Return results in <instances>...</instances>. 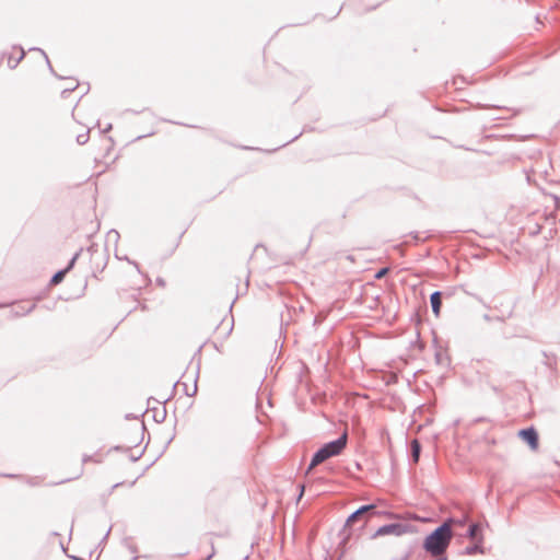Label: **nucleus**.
Listing matches in <instances>:
<instances>
[{
  "instance_id": "nucleus-19",
  "label": "nucleus",
  "mask_w": 560,
  "mask_h": 560,
  "mask_svg": "<svg viewBox=\"0 0 560 560\" xmlns=\"http://www.w3.org/2000/svg\"><path fill=\"white\" fill-rule=\"evenodd\" d=\"M152 401H153V402H158V404H160V401H159V400H156V399H154V398H149V399H148V406H151V402H152Z\"/></svg>"
},
{
  "instance_id": "nucleus-21",
  "label": "nucleus",
  "mask_w": 560,
  "mask_h": 560,
  "mask_svg": "<svg viewBox=\"0 0 560 560\" xmlns=\"http://www.w3.org/2000/svg\"><path fill=\"white\" fill-rule=\"evenodd\" d=\"M109 533H110V528L106 532L104 539H106L108 537Z\"/></svg>"
},
{
  "instance_id": "nucleus-9",
  "label": "nucleus",
  "mask_w": 560,
  "mask_h": 560,
  "mask_svg": "<svg viewBox=\"0 0 560 560\" xmlns=\"http://www.w3.org/2000/svg\"><path fill=\"white\" fill-rule=\"evenodd\" d=\"M420 454H421V444H420L419 440L418 439L411 440L410 455H411V460L413 464H417L419 462Z\"/></svg>"
},
{
  "instance_id": "nucleus-17",
  "label": "nucleus",
  "mask_w": 560,
  "mask_h": 560,
  "mask_svg": "<svg viewBox=\"0 0 560 560\" xmlns=\"http://www.w3.org/2000/svg\"><path fill=\"white\" fill-rule=\"evenodd\" d=\"M388 268H383L381 269L376 275H375V278L376 279H382L387 272H388Z\"/></svg>"
},
{
  "instance_id": "nucleus-4",
  "label": "nucleus",
  "mask_w": 560,
  "mask_h": 560,
  "mask_svg": "<svg viewBox=\"0 0 560 560\" xmlns=\"http://www.w3.org/2000/svg\"><path fill=\"white\" fill-rule=\"evenodd\" d=\"M363 509H358L355 510L354 512H352L347 521H346V524L341 530V535L343 536V540L348 539L351 535V532H350V527L352 524H354L355 522H358L361 517H363Z\"/></svg>"
},
{
  "instance_id": "nucleus-10",
  "label": "nucleus",
  "mask_w": 560,
  "mask_h": 560,
  "mask_svg": "<svg viewBox=\"0 0 560 560\" xmlns=\"http://www.w3.org/2000/svg\"><path fill=\"white\" fill-rule=\"evenodd\" d=\"M466 537L470 540H478L479 537H483L481 534V526L479 523H472L469 525L468 530L466 533Z\"/></svg>"
},
{
  "instance_id": "nucleus-8",
  "label": "nucleus",
  "mask_w": 560,
  "mask_h": 560,
  "mask_svg": "<svg viewBox=\"0 0 560 560\" xmlns=\"http://www.w3.org/2000/svg\"><path fill=\"white\" fill-rule=\"evenodd\" d=\"M431 307L436 317L440 316L442 306V296L440 292H434L430 296Z\"/></svg>"
},
{
  "instance_id": "nucleus-1",
  "label": "nucleus",
  "mask_w": 560,
  "mask_h": 560,
  "mask_svg": "<svg viewBox=\"0 0 560 560\" xmlns=\"http://www.w3.org/2000/svg\"><path fill=\"white\" fill-rule=\"evenodd\" d=\"M348 443V433L345 431L338 439L325 443L313 455L306 472L329 459L330 457L338 456L346 448Z\"/></svg>"
},
{
  "instance_id": "nucleus-20",
  "label": "nucleus",
  "mask_w": 560,
  "mask_h": 560,
  "mask_svg": "<svg viewBox=\"0 0 560 560\" xmlns=\"http://www.w3.org/2000/svg\"><path fill=\"white\" fill-rule=\"evenodd\" d=\"M4 477H8V478H14L15 475H11V474H7V475H3Z\"/></svg>"
},
{
  "instance_id": "nucleus-12",
  "label": "nucleus",
  "mask_w": 560,
  "mask_h": 560,
  "mask_svg": "<svg viewBox=\"0 0 560 560\" xmlns=\"http://www.w3.org/2000/svg\"><path fill=\"white\" fill-rule=\"evenodd\" d=\"M455 526V517H447L440 526H438L439 529L444 528V533L448 536L453 537V530L452 527Z\"/></svg>"
},
{
  "instance_id": "nucleus-15",
  "label": "nucleus",
  "mask_w": 560,
  "mask_h": 560,
  "mask_svg": "<svg viewBox=\"0 0 560 560\" xmlns=\"http://www.w3.org/2000/svg\"><path fill=\"white\" fill-rule=\"evenodd\" d=\"M468 522V515L464 514L462 517H455V526L463 527Z\"/></svg>"
},
{
  "instance_id": "nucleus-18",
  "label": "nucleus",
  "mask_w": 560,
  "mask_h": 560,
  "mask_svg": "<svg viewBox=\"0 0 560 560\" xmlns=\"http://www.w3.org/2000/svg\"><path fill=\"white\" fill-rule=\"evenodd\" d=\"M299 487H300V492H299V495H298V501L301 500V498L304 494V490H305L304 485H300Z\"/></svg>"
},
{
  "instance_id": "nucleus-11",
  "label": "nucleus",
  "mask_w": 560,
  "mask_h": 560,
  "mask_svg": "<svg viewBox=\"0 0 560 560\" xmlns=\"http://www.w3.org/2000/svg\"><path fill=\"white\" fill-rule=\"evenodd\" d=\"M77 257H78V255H75V256L72 258V260L70 261L69 267H68L67 269L61 270V271H58V272H57V273L51 278V284L56 285V284L60 283V282L63 280V278H65L66 273L68 272V270H69L70 268H72V266L74 265V261H75Z\"/></svg>"
},
{
  "instance_id": "nucleus-14",
  "label": "nucleus",
  "mask_w": 560,
  "mask_h": 560,
  "mask_svg": "<svg viewBox=\"0 0 560 560\" xmlns=\"http://www.w3.org/2000/svg\"><path fill=\"white\" fill-rule=\"evenodd\" d=\"M89 129L88 128H82V131H80L77 136V141L80 143V144H84L88 140H89Z\"/></svg>"
},
{
  "instance_id": "nucleus-2",
  "label": "nucleus",
  "mask_w": 560,
  "mask_h": 560,
  "mask_svg": "<svg viewBox=\"0 0 560 560\" xmlns=\"http://www.w3.org/2000/svg\"><path fill=\"white\" fill-rule=\"evenodd\" d=\"M410 525L407 523H392L381 526L373 535L372 538H376L378 536L394 535V536H402L408 533L410 529Z\"/></svg>"
},
{
  "instance_id": "nucleus-6",
  "label": "nucleus",
  "mask_w": 560,
  "mask_h": 560,
  "mask_svg": "<svg viewBox=\"0 0 560 560\" xmlns=\"http://www.w3.org/2000/svg\"><path fill=\"white\" fill-rule=\"evenodd\" d=\"M196 361V378H198V375H199V369H200V362H201V355H200V352L196 353L192 359H191V362H195ZM184 385V390H185V394L189 397H192L196 395L197 393V380H195V384H194V388H192V392L189 393L188 392V386L187 384H183Z\"/></svg>"
},
{
  "instance_id": "nucleus-22",
  "label": "nucleus",
  "mask_w": 560,
  "mask_h": 560,
  "mask_svg": "<svg viewBox=\"0 0 560 560\" xmlns=\"http://www.w3.org/2000/svg\"><path fill=\"white\" fill-rule=\"evenodd\" d=\"M89 459H90V457L85 456V457L83 458V462H86V460H89Z\"/></svg>"
},
{
  "instance_id": "nucleus-7",
  "label": "nucleus",
  "mask_w": 560,
  "mask_h": 560,
  "mask_svg": "<svg viewBox=\"0 0 560 560\" xmlns=\"http://www.w3.org/2000/svg\"><path fill=\"white\" fill-rule=\"evenodd\" d=\"M432 354L438 366L445 369L450 368L452 362L450 352H432Z\"/></svg>"
},
{
  "instance_id": "nucleus-3",
  "label": "nucleus",
  "mask_w": 560,
  "mask_h": 560,
  "mask_svg": "<svg viewBox=\"0 0 560 560\" xmlns=\"http://www.w3.org/2000/svg\"><path fill=\"white\" fill-rule=\"evenodd\" d=\"M518 436L532 448L537 450L539 438L534 427L525 428L518 431Z\"/></svg>"
},
{
  "instance_id": "nucleus-13",
  "label": "nucleus",
  "mask_w": 560,
  "mask_h": 560,
  "mask_svg": "<svg viewBox=\"0 0 560 560\" xmlns=\"http://www.w3.org/2000/svg\"><path fill=\"white\" fill-rule=\"evenodd\" d=\"M360 509H363V514L365 515L368 512H373V514H385L387 516H393L390 512H375V504H365L361 505Z\"/></svg>"
},
{
  "instance_id": "nucleus-16",
  "label": "nucleus",
  "mask_w": 560,
  "mask_h": 560,
  "mask_svg": "<svg viewBox=\"0 0 560 560\" xmlns=\"http://www.w3.org/2000/svg\"><path fill=\"white\" fill-rule=\"evenodd\" d=\"M165 417H166V410H165V407H163V409H162V412H161V413H158V412H156V413L154 415V420H155L156 422H162V421H164V420H165Z\"/></svg>"
},
{
  "instance_id": "nucleus-5",
  "label": "nucleus",
  "mask_w": 560,
  "mask_h": 560,
  "mask_svg": "<svg viewBox=\"0 0 560 560\" xmlns=\"http://www.w3.org/2000/svg\"><path fill=\"white\" fill-rule=\"evenodd\" d=\"M475 544L471 546H467L460 553L465 556H472L475 553H485V548L482 546L483 537H479L478 540H474Z\"/></svg>"
},
{
  "instance_id": "nucleus-23",
  "label": "nucleus",
  "mask_w": 560,
  "mask_h": 560,
  "mask_svg": "<svg viewBox=\"0 0 560 560\" xmlns=\"http://www.w3.org/2000/svg\"><path fill=\"white\" fill-rule=\"evenodd\" d=\"M74 560H81L80 558H77V557H72Z\"/></svg>"
}]
</instances>
